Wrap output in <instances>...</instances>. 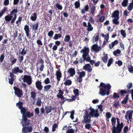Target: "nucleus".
Wrapping results in <instances>:
<instances>
[{"label":"nucleus","mask_w":133,"mask_h":133,"mask_svg":"<svg viewBox=\"0 0 133 133\" xmlns=\"http://www.w3.org/2000/svg\"><path fill=\"white\" fill-rule=\"evenodd\" d=\"M35 85L36 88L40 91H41L42 89L43 86L42 85V83L41 81L38 80L35 83Z\"/></svg>","instance_id":"obj_12"},{"label":"nucleus","mask_w":133,"mask_h":133,"mask_svg":"<svg viewBox=\"0 0 133 133\" xmlns=\"http://www.w3.org/2000/svg\"><path fill=\"white\" fill-rule=\"evenodd\" d=\"M95 5H95H92V7L90 9L91 13L92 15H94L95 11L96 10V7L95 6Z\"/></svg>","instance_id":"obj_24"},{"label":"nucleus","mask_w":133,"mask_h":133,"mask_svg":"<svg viewBox=\"0 0 133 133\" xmlns=\"http://www.w3.org/2000/svg\"><path fill=\"white\" fill-rule=\"evenodd\" d=\"M13 89L15 90L14 93L19 97H21L23 95V92L22 89L16 86H14Z\"/></svg>","instance_id":"obj_10"},{"label":"nucleus","mask_w":133,"mask_h":133,"mask_svg":"<svg viewBox=\"0 0 133 133\" xmlns=\"http://www.w3.org/2000/svg\"><path fill=\"white\" fill-rule=\"evenodd\" d=\"M89 48L88 47H87L86 46H85L81 50L80 52L83 53L82 57L84 60H86L87 62H90V64L92 65L94 64H95V62L94 60H91L89 54Z\"/></svg>","instance_id":"obj_4"},{"label":"nucleus","mask_w":133,"mask_h":133,"mask_svg":"<svg viewBox=\"0 0 133 133\" xmlns=\"http://www.w3.org/2000/svg\"><path fill=\"white\" fill-rule=\"evenodd\" d=\"M128 3V0H123L122 3V5L123 6L125 7L127 6Z\"/></svg>","instance_id":"obj_39"},{"label":"nucleus","mask_w":133,"mask_h":133,"mask_svg":"<svg viewBox=\"0 0 133 133\" xmlns=\"http://www.w3.org/2000/svg\"><path fill=\"white\" fill-rule=\"evenodd\" d=\"M129 98V95H126L125 97L124 100H123L122 102L121 103L124 104H126L127 102L128 99Z\"/></svg>","instance_id":"obj_31"},{"label":"nucleus","mask_w":133,"mask_h":133,"mask_svg":"<svg viewBox=\"0 0 133 133\" xmlns=\"http://www.w3.org/2000/svg\"><path fill=\"white\" fill-rule=\"evenodd\" d=\"M22 79L24 82L27 83L28 85H30L32 83V78L31 77L30 75H24Z\"/></svg>","instance_id":"obj_8"},{"label":"nucleus","mask_w":133,"mask_h":133,"mask_svg":"<svg viewBox=\"0 0 133 133\" xmlns=\"http://www.w3.org/2000/svg\"><path fill=\"white\" fill-rule=\"evenodd\" d=\"M99 34H95V36L93 37V42L94 41L95 42L98 41L99 39Z\"/></svg>","instance_id":"obj_38"},{"label":"nucleus","mask_w":133,"mask_h":133,"mask_svg":"<svg viewBox=\"0 0 133 133\" xmlns=\"http://www.w3.org/2000/svg\"><path fill=\"white\" fill-rule=\"evenodd\" d=\"M128 131V126H125L123 129V133H127Z\"/></svg>","instance_id":"obj_64"},{"label":"nucleus","mask_w":133,"mask_h":133,"mask_svg":"<svg viewBox=\"0 0 133 133\" xmlns=\"http://www.w3.org/2000/svg\"><path fill=\"white\" fill-rule=\"evenodd\" d=\"M113 54L115 56H118V55H117V54L120 55H121V51L119 49H117L113 52Z\"/></svg>","instance_id":"obj_28"},{"label":"nucleus","mask_w":133,"mask_h":133,"mask_svg":"<svg viewBox=\"0 0 133 133\" xmlns=\"http://www.w3.org/2000/svg\"><path fill=\"white\" fill-rule=\"evenodd\" d=\"M59 93L57 95V97L59 98L63 95V91H62L60 89L59 90Z\"/></svg>","instance_id":"obj_46"},{"label":"nucleus","mask_w":133,"mask_h":133,"mask_svg":"<svg viewBox=\"0 0 133 133\" xmlns=\"http://www.w3.org/2000/svg\"><path fill=\"white\" fill-rule=\"evenodd\" d=\"M133 113V111L131 110H128L126 113V114L125 116V118L128 120V117L129 119L131 121L132 119V114Z\"/></svg>","instance_id":"obj_11"},{"label":"nucleus","mask_w":133,"mask_h":133,"mask_svg":"<svg viewBox=\"0 0 133 133\" xmlns=\"http://www.w3.org/2000/svg\"><path fill=\"white\" fill-rule=\"evenodd\" d=\"M106 119H109L111 117V115L110 112H107L106 114Z\"/></svg>","instance_id":"obj_56"},{"label":"nucleus","mask_w":133,"mask_h":133,"mask_svg":"<svg viewBox=\"0 0 133 133\" xmlns=\"http://www.w3.org/2000/svg\"><path fill=\"white\" fill-rule=\"evenodd\" d=\"M51 86L50 85H45L44 87V91L48 92L49 90L51 87Z\"/></svg>","instance_id":"obj_34"},{"label":"nucleus","mask_w":133,"mask_h":133,"mask_svg":"<svg viewBox=\"0 0 133 133\" xmlns=\"http://www.w3.org/2000/svg\"><path fill=\"white\" fill-rule=\"evenodd\" d=\"M89 7L88 5H87L85 6L83 9L81 10V13L82 14H84L86 11H88Z\"/></svg>","instance_id":"obj_26"},{"label":"nucleus","mask_w":133,"mask_h":133,"mask_svg":"<svg viewBox=\"0 0 133 133\" xmlns=\"http://www.w3.org/2000/svg\"><path fill=\"white\" fill-rule=\"evenodd\" d=\"M48 13H49V14H48L47 15L48 17H49V19L50 21H51L52 20L51 18L52 16V11L51 9L49 10L48 11Z\"/></svg>","instance_id":"obj_36"},{"label":"nucleus","mask_w":133,"mask_h":133,"mask_svg":"<svg viewBox=\"0 0 133 133\" xmlns=\"http://www.w3.org/2000/svg\"><path fill=\"white\" fill-rule=\"evenodd\" d=\"M119 12L118 10L115 11L112 15L111 17L114 18H119Z\"/></svg>","instance_id":"obj_21"},{"label":"nucleus","mask_w":133,"mask_h":133,"mask_svg":"<svg viewBox=\"0 0 133 133\" xmlns=\"http://www.w3.org/2000/svg\"><path fill=\"white\" fill-rule=\"evenodd\" d=\"M101 36L103 37H104V38L105 39V40L108 41L109 38V34L107 33L106 35H105L103 34H101Z\"/></svg>","instance_id":"obj_40"},{"label":"nucleus","mask_w":133,"mask_h":133,"mask_svg":"<svg viewBox=\"0 0 133 133\" xmlns=\"http://www.w3.org/2000/svg\"><path fill=\"white\" fill-rule=\"evenodd\" d=\"M116 100L115 103L113 104V106L115 107L116 108H117L118 106L119 105V102L118 101H116Z\"/></svg>","instance_id":"obj_58"},{"label":"nucleus","mask_w":133,"mask_h":133,"mask_svg":"<svg viewBox=\"0 0 133 133\" xmlns=\"http://www.w3.org/2000/svg\"><path fill=\"white\" fill-rule=\"evenodd\" d=\"M119 93H118L117 94L116 92H115L113 94V97L114 99H116L117 98H119L120 96L118 95Z\"/></svg>","instance_id":"obj_53"},{"label":"nucleus","mask_w":133,"mask_h":133,"mask_svg":"<svg viewBox=\"0 0 133 133\" xmlns=\"http://www.w3.org/2000/svg\"><path fill=\"white\" fill-rule=\"evenodd\" d=\"M75 8L76 9L78 8L80 6V3L79 1L76 2L75 3Z\"/></svg>","instance_id":"obj_55"},{"label":"nucleus","mask_w":133,"mask_h":133,"mask_svg":"<svg viewBox=\"0 0 133 133\" xmlns=\"http://www.w3.org/2000/svg\"><path fill=\"white\" fill-rule=\"evenodd\" d=\"M88 26L87 27L88 28H87V30L88 31H92L93 29V28L92 26L91 25L89 22L88 23Z\"/></svg>","instance_id":"obj_27"},{"label":"nucleus","mask_w":133,"mask_h":133,"mask_svg":"<svg viewBox=\"0 0 133 133\" xmlns=\"http://www.w3.org/2000/svg\"><path fill=\"white\" fill-rule=\"evenodd\" d=\"M83 69L85 71L87 70L88 72H91L92 71V69L91 65L89 64H85L83 66Z\"/></svg>","instance_id":"obj_17"},{"label":"nucleus","mask_w":133,"mask_h":133,"mask_svg":"<svg viewBox=\"0 0 133 133\" xmlns=\"http://www.w3.org/2000/svg\"><path fill=\"white\" fill-rule=\"evenodd\" d=\"M79 77L82 78L84 77L86 75V73L84 71H82L81 72H79L77 73Z\"/></svg>","instance_id":"obj_32"},{"label":"nucleus","mask_w":133,"mask_h":133,"mask_svg":"<svg viewBox=\"0 0 133 133\" xmlns=\"http://www.w3.org/2000/svg\"><path fill=\"white\" fill-rule=\"evenodd\" d=\"M22 18L21 17H19L18 18V20L16 21V23L17 25H19V23L20 22L21 23V22L22 21Z\"/></svg>","instance_id":"obj_62"},{"label":"nucleus","mask_w":133,"mask_h":133,"mask_svg":"<svg viewBox=\"0 0 133 133\" xmlns=\"http://www.w3.org/2000/svg\"><path fill=\"white\" fill-rule=\"evenodd\" d=\"M92 48L96 52H98L102 49L101 48L100 46H98L97 44L93 45L92 46Z\"/></svg>","instance_id":"obj_14"},{"label":"nucleus","mask_w":133,"mask_h":133,"mask_svg":"<svg viewBox=\"0 0 133 133\" xmlns=\"http://www.w3.org/2000/svg\"><path fill=\"white\" fill-rule=\"evenodd\" d=\"M67 73L71 77H73L76 73V72L74 68H69L67 71Z\"/></svg>","instance_id":"obj_15"},{"label":"nucleus","mask_w":133,"mask_h":133,"mask_svg":"<svg viewBox=\"0 0 133 133\" xmlns=\"http://www.w3.org/2000/svg\"><path fill=\"white\" fill-rule=\"evenodd\" d=\"M55 6L58 10H61L63 9V7L60 4L57 3L54 5Z\"/></svg>","instance_id":"obj_33"},{"label":"nucleus","mask_w":133,"mask_h":133,"mask_svg":"<svg viewBox=\"0 0 133 133\" xmlns=\"http://www.w3.org/2000/svg\"><path fill=\"white\" fill-rule=\"evenodd\" d=\"M17 8L14 9L10 12L9 15L6 16L5 17V21L7 22H10L11 24L14 23L17 17V14L18 12Z\"/></svg>","instance_id":"obj_3"},{"label":"nucleus","mask_w":133,"mask_h":133,"mask_svg":"<svg viewBox=\"0 0 133 133\" xmlns=\"http://www.w3.org/2000/svg\"><path fill=\"white\" fill-rule=\"evenodd\" d=\"M12 72L14 74H16L18 73H22L23 72V71L22 70L20 69L18 66H15L12 69Z\"/></svg>","instance_id":"obj_13"},{"label":"nucleus","mask_w":133,"mask_h":133,"mask_svg":"<svg viewBox=\"0 0 133 133\" xmlns=\"http://www.w3.org/2000/svg\"><path fill=\"white\" fill-rule=\"evenodd\" d=\"M61 14H62L64 17L65 18H67L69 16L68 14L66 12H63V11L61 12Z\"/></svg>","instance_id":"obj_60"},{"label":"nucleus","mask_w":133,"mask_h":133,"mask_svg":"<svg viewBox=\"0 0 133 133\" xmlns=\"http://www.w3.org/2000/svg\"><path fill=\"white\" fill-rule=\"evenodd\" d=\"M39 24V22H36V23L32 25V29L34 31L38 29Z\"/></svg>","instance_id":"obj_30"},{"label":"nucleus","mask_w":133,"mask_h":133,"mask_svg":"<svg viewBox=\"0 0 133 133\" xmlns=\"http://www.w3.org/2000/svg\"><path fill=\"white\" fill-rule=\"evenodd\" d=\"M56 75L57 80L58 81V83L59 81L61 80V78L62 77V73L60 69H59L58 70L56 71Z\"/></svg>","instance_id":"obj_18"},{"label":"nucleus","mask_w":133,"mask_h":133,"mask_svg":"<svg viewBox=\"0 0 133 133\" xmlns=\"http://www.w3.org/2000/svg\"><path fill=\"white\" fill-rule=\"evenodd\" d=\"M103 56L101 58L102 61H103L104 63H106L108 61V55L107 54H105L104 52L103 53Z\"/></svg>","instance_id":"obj_20"},{"label":"nucleus","mask_w":133,"mask_h":133,"mask_svg":"<svg viewBox=\"0 0 133 133\" xmlns=\"http://www.w3.org/2000/svg\"><path fill=\"white\" fill-rule=\"evenodd\" d=\"M42 102L41 101L40 98H37V101L36 102V104L39 107L41 105Z\"/></svg>","instance_id":"obj_47"},{"label":"nucleus","mask_w":133,"mask_h":133,"mask_svg":"<svg viewBox=\"0 0 133 133\" xmlns=\"http://www.w3.org/2000/svg\"><path fill=\"white\" fill-rule=\"evenodd\" d=\"M133 4L132 3H130L128 6L127 7V9L129 11H131L133 9Z\"/></svg>","instance_id":"obj_48"},{"label":"nucleus","mask_w":133,"mask_h":133,"mask_svg":"<svg viewBox=\"0 0 133 133\" xmlns=\"http://www.w3.org/2000/svg\"><path fill=\"white\" fill-rule=\"evenodd\" d=\"M24 30L25 31L26 36L28 39H30L29 36L30 35V34H29L30 30L29 26L27 25H25L24 28Z\"/></svg>","instance_id":"obj_16"},{"label":"nucleus","mask_w":133,"mask_h":133,"mask_svg":"<svg viewBox=\"0 0 133 133\" xmlns=\"http://www.w3.org/2000/svg\"><path fill=\"white\" fill-rule=\"evenodd\" d=\"M44 82L46 84L49 83L50 82V81L49 78H47L45 79L44 80Z\"/></svg>","instance_id":"obj_63"},{"label":"nucleus","mask_w":133,"mask_h":133,"mask_svg":"<svg viewBox=\"0 0 133 133\" xmlns=\"http://www.w3.org/2000/svg\"><path fill=\"white\" fill-rule=\"evenodd\" d=\"M58 127V125L56 124H54L52 126V132H54L55 131L56 129Z\"/></svg>","instance_id":"obj_51"},{"label":"nucleus","mask_w":133,"mask_h":133,"mask_svg":"<svg viewBox=\"0 0 133 133\" xmlns=\"http://www.w3.org/2000/svg\"><path fill=\"white\" fill-rule=\"evenodd\" d=\"M112 125V133H118L117 128H116L115 126V124L116 122V119L115 117H112L111 120Z\"/></svg>","instance_id":"obj_9"},{"label":"nucleus","mask_w":133,"mask_h":133,"mask_svg":"<svg viewBox=\"0 0 133 133\" xmlns=\"http://www.w3.org/2000/svg\"><path fill=\"white\" fill-rule=\"evenodd\" d=\"M70 36L69 35H66L65 36L64 41L65 42H68L70 41Z\"/></svg>","instance_id":"obj_42"},{"label":"nucleus","mask_w":133,"mask_h":133,"mask_svg":"<svg viewBox=\"0 0 133 133\" xmlns=\"http://www.w3.org/2000/svg\"><path fill=\"white\" fill-rule=\"evenodd\" d=\"M72 83V81L70 80L69 79L66 80V81L64 82V84L66 86H69L71 85Z\"/></svg>","instance_id":"obj_44"},{"label":"nucleus","mask_w":133,"mask_h":133,"mask_svg":"<svg viewBox=\"0 0 133 133\" xmlns=\"http://www.w3.org/2000/svg\"><path fill=\"white\" fill-rule=\"evenodd\" d=\"M22 118L21 123L22 124V126H23L22 129V133H27L28 132H30L32 130V127L31 126H28L30 123V120L27 118V117L30 118L34 116L33 112L30 113L29 111H27L25 113L22 114Z\"/></svg>","instance_id":"obj_1"},{"label":"nucleus","mask_w":133,"mask_h":133,"mask_svg":"<svg viewBox=\"0 0 133 133\" xmlns=\"http://www.w3.org/2000/svg\"><path fill=\"white\" fill-rule=\"evenodd\" d=\"M100 91L99 94L101 95L104 96L106 94L108 95L110 94V90L111 86L109 84H106L103 82L100 84Z\"/></svg>","instance_id":"obj_5"},{"label":"nucleus","mask_w":133,"mask_h":133,"mask_svg":"<svg viewBox=\"0 0 133 133\" xmlns=\"http://www.w3.org/2000/svg\"><path fill=\"white\" fill-rule=\"evenodd\" d=\"M16 106L20 109L21 113L22 114L26 113L28 111L25 107H23V103L21 101H19L16 104Z\"/></svg>","instance_id":"obj_6"},{"label":"nucleus","mask_w":133,"mask_h":133,"mask_svg":"<svg viewBox=\"0 0 133 133\" xmlns=\"http://www.w3.org/2000/svg\"><path fill=\"white\" fill-rule=\"evenodd\" d=\"M62 34H55L54 37L53 38L55 40L58 39V38H60L62 37Z\"/></svg>","instance_id":"obj_41"},{"label":"nucleus","mask_w":133,"mask_h":133,"mask_svg":"<svg viewBox=\"0 0 133 133\" xmlns=\"http://www.w3.org/2000/svg\"><path fill=\"white\" fill-rule=\"evenodd\" d=\"M25 49L24 47L23 49L21 48V49L19 50V54L23 56L25 55L27 53V51Z\"/></svg>","instance_id":"obj_23"},{"label":"nucleus","mask_w":133,"mask_h":133,"mask_svg":"<svg viewBox=\"0 0 133 133\" xmlns=\"http://www.w3.org/2000/svg\"><path fill=\"white\" fill-rule=\"evenodd\" d=\"M45 110L44 107H42L40 109V115L41 116H42V115H44L45 113Z\"/></svg>","instance_id":"obj_57"},{"label":"nucleus","mask_w":133,"mask_h":133,"mask_svg":"<svg viewBox=\"0 0 133 133\" xmlns=\"http://www.w3.org/2000/svg\"><path fill=\"white\" fill-rule=\"evenodd\" d=\"M118 41L117 40H115L114 42H111L109 44V48L110 49H112L115 45L118 44Z\"/></svg>","instance_id":"obj_22"},{"label":"nucleus","mask_w":133,"mask_h":133,"mask_svg":"<svg viewBox=\"0 0 133 133\" xmlns=\"http://www.w3.org/2000/svg\"><path fill=\"white\" fill-rule=\"evenodd\" d=\"M128 90H120V93L121 96H123L125 94H127Z\"/></svg>","instance_id":"obj_43"},{"label":"nucleus","mask_w":133,"mask_h":133,"mask_svg":"<svg viewBox=\"0 0 133 133\" xmlns=\"http://www.w3.org/2000/svg\"><path fill=\"white\" fill-rule=\"evenodd\" d=\"M113 62V59L112 58H110L109 60L108 61V63L107 64V66L108 67L110 66L112 63Z\"/></svg>","instance_id":"obj_54"},{"label":"nucleus","mask_w":133,"mask_h":133,"mask_svg":"<svg viewBox=\"0 0 133 133\" xmlns=\"http://www.w3.org/2000/svg\"><path fill=\"white\" fill-rule=\"evenodd\" d=\"M36 93H37L35 91H31L30 92V97L33 99H35L36 98Z\"/></svg>","instance_id":"obj_29"},{"label":"nucleus","mask_w":133,"mask_h":133,"mask_svg":"<svg viewBox=\"0 0 133 133\" xmlns=\"http://www.w3.org/2000/svg\"><path fill=\"white\" fill-rule=\"evenodd\" d=\"M4 57V53L3 54H1L0 56V62L1 63L3 61Z\"/></svg>","instance_id":"obj_61"},{"label":"nucleus","mask_w":133,"mask_h":133,"mask_svg":"<svg viewBox=\"0 0 133 133\" xmlns=\"http://www.w3.org/2000/svg\"><path fill=\"white\" fill-rule=\"evenodd\" d=\"M89 109L90 110L89 114L87 110H86L85 115L83 116L82 122L84 123H90L91 122V115L92 117H97L99 116V114L97 109L95 110L91 106L90 107Z\"/></svg>","instance_id":"obj_2"},{"label":"nucleus","mask_w":133,"mask_h":133,"mask_svg":"<svg viewBox=\"0 0 133 133\" xmlns=\"http://www.w3.org/2000/svg\"><path fill=\"white\" fill-rule=\"evenodd\" d=\"M37 18V14L34 12L32 14V16H30V19L33 21H35Z\"/></svg>","instance_id":"obj_25"},{"label":"nucleus","mask_w":133,"mask_h":133,"mask_svg":"<svg viewBox=\"0 0 133 133\" xmlns=\"http://www.w3.org/2000/svg\"><path fill=\"white\" fill-rule=\"evenodd\" d=\"M55 107H52V106H49L48 107L45 106V109L46 110V114H48L49 113L51 112L52 110H54Z\"/></svg>","instance_id":"obj_19"},{"label":"nucleus","mask_w":133,"mask_h":133,"mask_svg":"<svg viewBox=\"0 0 133 133\" xmlns=\"http://www.w3.org/2000/svg\"><path fill=\"white\" fill-rule=\"evenodd\" d=\"M71 97L72 98L71 99H67L66 98L65 100L68 102H71L75 101L76 98L75 96H72Z\"/></svg>","instance_id":"obj_37"},{"label":"nucleus","mask_w":133,"mask_h":133,"mask_svg":"<svg viewBox=\"0 0 133 133\" xmlns=\"http://www.w3.org/2000/svg\"><path fill=\"white\" fill-rule=\"evenodd\" d=\"M116 119L117 121V124L116 128H117L118 133H121L122 131V129L124 126V124L122 122L120 123L119 119L117 117Z\"/></svg>","instance_id":"obj_7"},{"label":"nucleus","mask_w":133,"mask_h":133,"mask_svg":"<svg viewBox=\"0 0 133 133\" xmlns=\"http://www.w3.org/2000/svg\"><path fill=\"white\" fill-rule=\"evenodd\" d=\"M73 92L75 94L76 97L79 95V90L77 89L74 88V89Z\"/></svg>","instance_id":"obj_45"},{"label":"nucleus","mask_w":133,"mask_h":133,"mask_svg":"<svg viewBox=\"0 0 133 133\" xmlns=\"http://www.w3.org/2000/svg\"><path fill=\"white\" fill-rule=\"evenodd\" d=\"M119 18H114L112 20V23L116 25H119V22L118 21Z\"/></svg>","instance_id":"obj_35"},{"label":"nucleus","mask_w":133,"mask_h":133,"mask_svg":"<svg viewBox=\"0 0 133 133\" xmlns=\"http://www.w3.org/2000/svg\"><path fill=\"white\" fill-rule=\"evenodd\" d=\"M127 87L128 91L129 93L130 92V91L129 90V89L132 87V83H131L129 84H128V85H127Z\"/></svg>","instance_id":"obj_49"},{"label":"nucleus","mask_w":133,"mask_h":133,"mask_svg":"<svg viewBox=\"0 0 133 133\" xmlns=\"http://www.w3.org/2000/svg\"><path fill=\"white\" fill-rule=\"evenodd\" d=\"M105 20V17L104 16H102L99 19V21L101 23H102L104 22Z\"/></svg>","instance_id":"obj_59"},{"label":"nucleus","mask_w":133,"mask_h":133,"mask_svg":"<svg viewBox=\"0 0 133 133\" xmlns=\"http://www.w3.org/2000/svg\"><path fill=\"white\" fill-rule=\"evenodd\" d=\"M120 33L122 36L124 37H126V34L125 31V30H121L120 31Z\"/></svg>","instance_id":"obj_50"},{"label":"nucleus","mask_w":133,"mask_h":133,"mask_svg":"<svg viewBox=\"0 0 133 133\" xmlns=\"http://www.w3.org/2000/svg\"><path fill=\"white\" fill-rule=\"evenodd\" d=\"M128 69L129 72L130 73H133V66L130 65H128Z\"/></svg>","instance_id":"obj_52"}]
</instances>
